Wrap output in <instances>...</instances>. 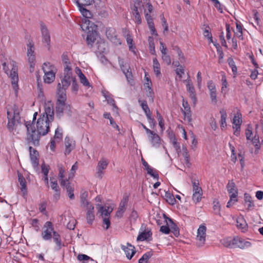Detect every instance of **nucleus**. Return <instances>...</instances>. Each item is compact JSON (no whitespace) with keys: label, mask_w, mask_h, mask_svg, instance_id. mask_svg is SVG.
Instances as JSON below:
<instances>
[{"label":"nucleus","mask_w":263,"mask_h":263,"mask_svg":"<svg viewBox=\"0 0 263 263\" xmlns=\"http://www.w3.org/2000/svg\"><path fill=\"white\" fill-rule=\"evenodd\" d=\"M147 171V173L153 177L154 178L158 179L159 178V175L157 171L151 166H149L145 169Z\"/></svg>","instance_id":"nucleus-53"},{"label":"nucleus","mask_w":263,"mask_h":263,"mask_svg":"<svg viewBox=\"0 0 263 263\" xmlns=\"http://www.w3.org/2000/svg\"><path fill=\"white\" fill-rule=\"evenodd\" d=\"M52 237L54 242L56 243L55 250H60L63 246L60 235L57 232H54Z\"/></svg>","instance_id":"nucleus-32"},{"label":"nucleus","mask_w":263,"mask_h":263,"mask_svg":"<svg viewBox=\"0 0 263 263\" xmlns=\"http://www.w3.org/2000/svg\"><path fill=\"white\" fill-rule=\"evenodd\" d=\"M62 60L64 66V70H72L71 67V63L69 61L68 57L66 54H63L62 55Z\"/></svg>","instance_id":"nucleus-40"},{"label":"nucleus","mask_w":263,"mask_h":263,"mask_svg":"<svg viewBox=\"0 0 263 263\" xmlns=\"http://www.w3.org/2000/svg\"><path fill=\"white\" fill-rule=\"evenodd\" d=\"M245 134L247 140H251L253 133L252 127L250 125H248V127L246 129Z\"/></svg>","instance_id":"nucleus-61"},{"label":"nucleus","mask_w":263,"mask_h":263,"mask_svg":"<svg viewBox=\"0 0 263 263\" xmlns=\"http://www.w3.org/2000/svg\"><path fill=\"white\" fill-rule=\"evenodd\" d=\"M11 65L12 67L10 71L9 77L11 78V84L14 89L16 90L18 89V77L17 73V66L15 62L12 61L11 62Z\"/></svg>","instance_id":"nucleus-10"},{"label":"nucleus","mask_w":263,"mask_h":263,"mask_svg":"<svg viewBox=\"0 0 263 263\" xmlns=\"http://www.w3.org/2000/svg\"><path fill=\"white\" fill-rule=\"evenodd\" d=\"M27 57L28 61L30 64V71H34L35 63V53L34 52V44L32 42L29 41L27 44Z\"/></svg>","instance_id":"nucleus-5"},{"label":"nucleus","mask_w":263,"mask_h":263,"mask_svg":"<svg viewBox=\"0 0 263 263\" xmlns=\"http://www.w3.org/2000/svg\"><path fill=\"white\" fill-rule=\"evenodd\" d=\"M207 87L209 91V95L212 103L216 104L217 103V93L216 86L212 80L207 82Z\"/></svg>","instance_id":"nucleus-14"},{"label":"nucleus","mask_w":263,"mask_h":263,"mask_svg":"<svg viewBox=\"0 0 263 263\" xmlns=\"http://www.w3.org/2000/svg\"><path fill=\"white\" fill-rule=\"evenodd\" d=\"M78 168V162H76L72 166L70 170V172L68 174V179H71L74 176L76 171Z\"/></svg>","instance_id":"nucleus-54"},{"label":"nucleus","mask_w":263,"mask_h":263,"mask_svg":"<svg viewBox=\"0 0 263 263\" xmlns=\"http://www.w3.org/2000/svg\"><path fill=\"white\" fill-rule=\"evenodd\" d=\"M221 243L224 247L230 248H234V238L226 237L220 240Z\"/></svg>","instance_id":"nucleus-37"},{"label":"nucleus","mask_w":263,"mask_h":263,"mask_svg":"<svg viewBox=\"0 0 263 263\" xmlns=\"http://www.w3.org/2000/svg\"><path fill=\"white\" fill-rule=\"evenodd\" d=\"M242 122V115L239 111H238L234 114L232 121L234 134L237 137L240 135V127Z\"/></svg>","instance_id":"nucleus-11"},{"label":"nucleus","mask_w":263,"mask_h":263,"mask_svg":"<svg viewBox=\"0 0 263 263\" xmlns=\"http://www.w3.org/2000/svg\"><path fill=\"white\" fill-rule=\"evenodd\" d=\"M236 28L234 30L232 28V31L234 33V37H237L240 40H243V27L240 23H236Z\"/></svg>","instance_id":"nucleus-31"},{"label":"nucleus","mask_w":263,"mask_h":263,"mask_svg":"<svg viewBox=\"0 0 263 263\" xmlns=\"http://www.w3.org/2000/svg\"><path fill=\"white\" fill-rule=\"evenodd\" d=\"M184 82L186 84V90L189 93L190 97L194 103H196L197 101L196 94L189 76L187 79L184 80Z\"/></svg>","instance_id":"nucleus-16"},{"label":"nucleus","mask_w":263,"mask_h":263,"mask_svg":"<svg viewBox=\"0 0 263 263\" xmlns=\"http://www.w3.org/2000/svg\"><path fill=\"white\" fill-rule=\"evenodd\" d=\"M234 248H238L241 249H246L252 246V243L249 241L241 237H234Z\"/></svg>","instance_id":"nucleus-15"},{"label":"nucleus","mask_w":263,"mask_h":263,"mask_svg":"<svg viewBox=\"0 0 263 263\" xmlns=\"http://www.w3.org/2000/svg\"><path fill=\"white\" fill-rule=\"evenodd\" d=\"M184 69L185 67L184 66H179V68H177L175 69V73L178 76L179 79L181 80L182 77L183 75L184 74Z\"/></svg>","instance_id":"nucleus-56"},{"label":"nucleus","mask_w":263,"mask_h":263,"mask_svg":"<svg viewBox=\"0 0 263 263\" xmlns=\"http://www.w3.org/2000/svg\"><path fill=\"white\" fill-rule=\"evenodd\" d=\"M65 154L66 155H69L71 153L72 150L74 148V146H75L74 142L73 141L69 138L66 137L65 139Z\"/></svg>","instance_id":"nucleus-27"},{"label":"nucleus","mask_w":263,"mask_h":263,"mask_svg":"<svg viewBox=\"0 0 263 263\" xmlns=\"http://www.w3.org/2000/svg\"><path fill=\"white\" fill-rule=\"evenodd\" d=\"M220 204L219 201H213V210L214 212L217 215H220Z\"/></svg>","instance_id":"nucleus-58"},{"label":"nucleus","mask_w":263,"mask_h":263,"mask_svg":"<svg viewBox=\"0 0 263 263\" xmlns=\"http://www.w3.org/2000/svg\"><path fill=\"white\" fill-rule=\"evenodd\" d=\"M138 218V214L137 212L135 210H133L129 217L130 223H135Z\"/></svg>","instance_id":"nucleus-59"},{"label":"nucleus","mask_w":263,"mask_h":263,"mask_svg":"<svg viewBox=\"0 0 263 263\" xmlns=\"http://www.w3.org/2000/svg\"><path fill=\"white\" fill-rule=\"evenodd\" d=\"M109 163V161L105 158H101L98 162L96 170V176L99 179H102Z\"/></svg>","instance_id":"nucleus-12"},{"label":"nucleus","mask_w":263,"mask_h":263,"mask_svg":"<svg viewBox=\"0 0 263 263\" xmlns=\"http://www.w3.org/2000/svg\"><path fill=\"white\" fill-rule=\"evenodd\" d=\"M128 198L124 197L120 203L117 212V216L118 217H122L123 214L124 213L126 207L127 205Z\"/></svg>","instance_id":"nucleus-26"},{"label":"nucleus","mask_w":263,"mask_h":263,"mask_svg":"<svg viewBox=\"0 0 263 263\" xmlns=\"http://www.w3.org/2000/svg\"><path fill=\"white\" fill-rule=\"evenodd\" d=\"M126 39L129 50L132 51L134 54H136V47L133 46V40L132 36L130 34H127Z\"/></svg>","instance_id":"nucleus-45"},{"label":"nucleus","mask_w":263,"mask_h":263,"mask_svg":"<svg viewBox=\"0 0 263 263\" xmlns=\"http://www.w3.org/2000/svg\"><path fill=\"white\" fill-rule=\"evenodd\" d=\"M226 38L227 40H230L232 38V27H231L230 25L229 24H226Z\"/></svg>","instance_id":"nucleus-60"},{"label":"nucleus","mask_w":263,"mask_h":263,"mask_svg":"<svg viewBox=\"0 0 263 263\" xmlns=\"http://www.w3.org/2000/svg\"><path fill=\"white\" fill-rule=\"evenodd\" d=\"M153 255L152 252H147L144 254L139 259V263H147L149 259Z\"/></svg>","instance_id":"nucleus-49"},{"label":"nucleus","mask_w":263,"mask_h":263,"mask_svg":"<svg viewBox=\"0 0 263 263\" xmlns=\"http://www.w3.org/2000/svg\"><path fill=\"white\" fill-rule=\"evenodd\" d=\"M206 232V228L204 225H200L197 230L196 239L197 245L199 247L202 246L205 243Z\"/></svg>","instance_id":"nucleus-13"},{"label":"nucleus","mask_w":263,"mask_h":263,"mask_svg":"<svg viewBox=\"0 0 263 263\" xmlns=\"http://www.w3.org/2000/svg\"><path fill=\"white\" fill-rule=\"evenodd\" d=\"M237 200V197H236L235 196L233 195L230 196V200L227 203V207H231L233 204H234V203L236 202Z\"/></svg>","instance_id":"nucleus-62"},{"label":"nucleus","mask_w":263,"mask_h":263,"mask_svg":"<svg viewBox=\"0 0 263 263\" xmlns=\"http://www.w3.org/2000/svg\"><path fill=\"white\" fill-rule=\"evenodd\" d=\"M106 35L107 39L114 44L116 45H120L121 44L120 40L118 37L115 29L113 28H107Z\"/></svg>","instance_id":"nucleus-17"},{"label":"nucleus","mask_w":263,"mask_h":263,"mask_svg":"<svg viewBox=\"0 0 263 263\" xmlns=\"http://www.w3.org/2000/svg\"><path fill=\"white\" fill-rule=\"evenodd\" d=\"M145 90L146 91V96L148 98H151L152 101H153V99H154V92L153 91L152 87L145 88Z\"/></svg>","instance_id":"nucleus-64"},{"label":"nucleus","mask_w":263,"mask_h":263,"mask_svg":"<svg viewBox=\"0 0 263 263\" xmlns=\"http://www.w3.org/2000/svg\"><path fill=\"white\" fill-rule=\"evenodd\" d=\"M88 192L86 191H82L80 195V201L82 206L88 207L89 205H92L87 200Z\"/></svg>","instance_id":"nucleus-33"},{"label":"nucleus","mask_w":263,"mask_h":263,"mask_svg":"<svg viewBox=\"0 0 263 263\" xmlns=\"http://www.w3.org/2000/svg\"><path fill=\"white\" fill-rule=\"evenodd\" d=\"M228 63L229 65L232 69V71L234 75L237 73V68L235 65L234 60L232 58H229L228 59Z\"/></svg>","instance_id":"nucleus-52"},{"label":"nucleus","mask_w":263,"mask_h":263,"mask_svg":"<svg viewBox=\"0 0 263 263\" xmlns=\"http://www.w3.org/2000/svg\"><path fill=\"white\" fill-rule=\"evenodd\" d=\"M119 64L120 68L125 74L127 80L129 83H132L134 81L133 74L129 64L124 62L123 59L118 58Z\"/></svg>","instance_id":"nucleus-9"},{"label":"nucleus","mask_w":263,"mask_h":263,"mask_svg":"<svg viewBox=\"0 0 263 263\" xmlns=\"http://www.w3.org/2000/svg\"><path fill=\"white\" fill-rule=\"evenodd\" d=\"M64 78L61 80L62 87L67 88L75 78L72 77V70H64Z\"/></svg>","instance_id":"nucleus-18"},{"label":"nucleus","mask_w":263,"mask_h":263,"mask_svg":"<svg viewBox=\"0 0 263 263\" xmlns=\"http://www.w3.org/2000/svg\"><path fill=\"white\" fill-rule=\"evenodd\" d=\"M50 181L51 187L53 191L60 190L56 178H50Z\"/></svg>","instance_id":"nucleus-57"},{"label":"nucleus","mask_w":263,"mask_h":263,"mask_svg":"<svg viewBox=\"0 0 263 263\" xmlns=\"http://www.w3.org/2000/svg\"><path fill=\"white\" fill-rule=\"evenodd\" d=\"M138 102L140 103V106H141L142 109L144 110L146 117H150V112H151V111L147 105L146 101L139 100Z\"/></svg>","instance_id":"nucleus-42"},{"label":"nucleus","mask_w":263,"mask_h":263,"mask_svg":"<svg viewBox=\"0 0 263 263\" xmlns=\"http://www.w3.org/2000/svg\"><path fill=\"white\" fill-rule=\"evenodd\" d=\"M42 69L44 72V81L45 83L50 84L53 82L57 72V69L54 66L49 62H45L43 65Z\"/></svg>","instance_id":"nucleus-2"},{"label":"nucleus","mask_w":263,"mask_h":263,"mask_svg":"<svg viewBox=\"0 0 263 263\" xmlns=\"http://www.w3.org/2000/svg\"><path fill=\"white\" fill-rule=\"evenodd\" d=\"M153 70L154 73L156 76V77L158 78H160L161 76V71H160V65L157 59L156 58H155L153 60Z\"/></svg>","instance_id":"nucleus-34"},{"label":"nucleus","mask_w":263,"mask_h":263,"mask_svg":"<svg viewBox=\"0 0 263 263\" xmlns=\"http://www.w3.org/2000/svg\"><path fill=\"white\" fill-rule=\"evenodd\" d=\"M182 106L184 108L182 111L185 118H186L189 121H190L191 119V112L189 104L186 101H183Z\"/></svg>","instance_id":"nucleus-36"},{"label":"nucleus","mask_w":263,"mask_h":263,"mask_svg":"<svg viewBox=\"0 0 263 263\" xmlns=\"http://www.w3.org/2000/svg\"><path fill=\"white\" fill-rule=\"evenodd\" d=\"M237 228L242 232H246L248 230V224L243 217H239L236 220Z\"/></svg>","instance_id":"nucleus-24"},{"label":"nucleus","mask_w":263,"mask_h":263,"mask_svg":"<svg viewBox=\"0 0 263 263\" xmlns=\"http://www.w3.org/2000/svg\"><path fill=\"white\" fill-rule=\"evenodd\" d=\"M54 120V106L51 101L45 103L44 112L40 116L36 122V128L33 121L25 122L27 129L26 140L29 144L39 145L41 137L47 135L50 130V126Z\"/></svg>","instance_id":"nucleus-1"},{"label":"nucleus","mask_w":263,"mask_h":263,"mask_svg":"<svg viewBox=\"0 0 263 263\" xmlns=\"http://www.w3.org/2000/svg\"><path fill=\"white\" fill-rule=\"evenodd\" d=\"M97 206L99 208V213L101 214V215L103 217H108L110 216V213L112 211V209L108 206H102L99 204H97Z\"/></svg>","instance_id":"nucleus-23"},{"label":"nucleus","mask_w":263,"mask_h":263,"mask_svg":"<svg viewBox=\"0 0 263 263\" xmlns=\"http://www.w3.org/2000/svg\"><path fill=\"white\" fill-rule=\"evenodd\" d=\"M78 8H81L91 4L92 0H74Z\"/></svg>","instance_id":"nucleus-48"},{"label":"nucleus","mask_w":263,"mask_h":263,"mask_svg":"<svg viewBox=\"0 0 263 263\" xmlns=\"http://www.w3.org/2000/svg\"><path fill=\"white\" fill-rule=\"evenodd\" d=\"M29 152L32 166L34 168H36L39 165V153L36 150L33 149L31 146L29 147Z\"/></svg>","instance_id":"nucleus-21"},{"label":"nucleus","mask_w":263,"mask_h":263,"mask_svg":"<svg viewBox=\"0 0 263 263\" xmlns=\"http://www.w3.org/2000/svg\"><path fill=\"white\" fill-rule=\"evenodd\" d=\"M220 114L221 115L220 123V126L222 129L227 126L226 119L227 118V114L226 110L224 108H222L220 110Z\"/></svg>","instance_id":"nucleus-38"},{"label":"nucleus","mask_w":263,"mask_h":263,"mask_svg":"<svg viewBox=\"0 0 263 263\" xmlns=\"http://www.w3.org/2000/svg\"><path fill=\"white\" fill-rule=\"evenodd\" d=\"M203 193L193 194L192 200L195 203H199L202 198Z\"/></svg>","instance_id":"nucleus-55"},{"label":"nucleus","mask_w":263,"mask_h":263,"mask_svg":"<svg viewBox=\"0 0 263 263\" xmlns=\"http://www.w3.org/2000/svg\"><path fill=\"white\" fill-rule=\"evenodd\" d=\"M121 248L128 259H131L136 252L135 247L129 243H127L126 245H122Z\"/></svg>","instance_id":"nucleus-20"},{"label":"nucleus","mask_w":263,"mask_h":263,"mask_svg":"<svg viewBox=\"0 0 263 263\" xmlns=\"http://www.w3.org/2000/svg\"><path fill=\"white\" fill-rule=\"evenodd\" d=\"M63 187L66 189L68 196L71 200H73L74 198V195L73 194L74 187L72 186L69 182L68 183H65V185H61Z\"/></svg>","instance_id":"nucleus-39"},{"label":"nucleus","mask_w":263,"mask_h":263,"mask_svg":"<svg viewBox=\"0 0 263 263\" xmlns=\"http://www.w3.org/2000/svg\"><path fill=\"white\" fill-rule=\"evenodd\" d=\"M162 59L167 65H170L171 64V59L169 55L167 54L162 55Z\"/></svg>","instance_id":"nucleus-63"},{"label":"nucleus","mask_w":263,"mask_h":263,"mask_svg":"<svg viewBox=\"0 0 263 263\" xmlns=\"http://www.w3.org/2000/svg\"><path fill=\"white\" fill-rule=\"evenodd\" d=\"M221 83H222V87L221 89V92L223 93L225 95L227 92V88L228 87V83L227 82L226 77L224 74L222 75L221 77Z\"/></svg>","instance_id":"nucleus-46"},{"label":"nucleus","mask_w":263,"mask_h":263,"mask_svg":"<svg viewBox=\"0 0 263 263\" xmlns=\"http://www.w3.org/2000/svg\"><path fill=\"white\" fill-rule=\"evenodd\" d=\"M152 239V232L151 229L146 225L142 224L140 227L139 234L137 238V241L151 240Z\"/></svg>","instance_id":"nucleus-6"},{"label":"nucleus","mask_w":263,"mask_h":263,"mask_svg":"<svg viewBox=\"0 0 263 263\" xmlns=\"http://www.w3.org/2000/svg\"><path fill=\"white\" fill-rule=\"evenodd\" d=\"M97 26L94 23H91V25L89 26L88 29L84 30L87 32V36L86 37V41L87 44L90 45V47L92 46L93 44L96 40L97 36Z\"/></svg>","instance_id":"nucleus-8"},{"label":"nucleus","mask_w":263,"mask_h":263,"mask_svg":"<svg viewBox=\"0 0 263 263\" xmlns=\"http://www.w3.org/2000/svg\"><path fill=\"white\" fill-rule=\"evenodd\" d=\"M7 114L8 120L7 128L10 132H12L14 129L16 122H18L20 119V117L16 110H8Z\"/></svg>","instance_id":"nucleus-3"},{"label":"nucleus","mask_w":263,"mask_h":263,"mask_svg":"<svg viewBox=\"0 0 263 263\" xmlns=\"http://www.w3.org/2000/svg\"><path fill=\"white\" fill-rule=\"evenodd\" d=\"M173 49L177 52L178 58L180 63H184L186 61V59L180 48L178 46H175Z\"/></svg>","instance_id":"nucleus-44"},{"label":"nucleus","mask_w":263,"mask_h":263,"mask_svg":"<svg viewBox=\"0 0 263 263\" xmlns=\"http://www.w3.org/2000/svg\"><path fill=\"white\" fill-rule=\"evenodd\" d=\"M18 181L21 185L20 189L23 193V196L25 197L27 194L26 181L25 178L21 174H18Z\"/></svg>","instance_id":"nucleus-29"},{"label":"nucleus","mask_w":263,"mask_h":263,"mask_svg":"<svg viewBox=\"0 0 263 263\" xmlns=\"http://www.w3.org/2000/svg\"><path fill=\"white\" fill-rule=\"evenodd\" d=\"M227 189L230 196L233 195L237 197L238 190L233 180H229L227 185Z\"/></svg>","instance_id":"nucleus-22"},{"label":"nucleus","mask_w":263,"mask_h":263,"mask_svg":"<svg viewBox=\"0 0 263 263\" xmlns=\"http://www.w3.org/2000/svg\"><path fill=\"white\" fill-rule=\"evenodd\" d=\"M79 9L84 17L82 20L81 27L83 30H87L88 29L89 26L91 25V24L92 23L89 20V18L92 17V14L90 11L87 10L84 7L79 8Z\"/></svg>","instance_id":"nucleus-7"},{"label":"nucleus","mask_w":263,"mask_h":263,"mask_svg":"<svg viewBox=\"0 0 263 263\" xmlns=\"http://www.w3.org/2000/svg\"><path fill=\"white\" fill-rule=\"evenodd\" d=\"M77 259L80 261H83V263H89L90 261H93V259L85 254H79Z\"/></svg>","instance_id":"nucleus-47"},{"label":"nucleus","mask_w":263,"mask_h":263,"mask_svg":"<svg viewBox=\"0 0 263 263\" xmlns=\"http://www.w3.org/2000/svg\"><path fill=\"white\" fill-rule=\"evenodd\" d=\"M58 178L60 182L61 185H65V183H68L69 179H65L66 174V169L62 164H58Z\"/></svg>","instance_id":"nucleus-19"},{"label":"nucleus","mask_w":263,"mask_h":263,"mask_svg":"<svg viewBox=\"0 0 263 263\" xmlns=\"http://www.w3.org/2000/svg\"><path fill=\"white\" fill-rule=\"evenodd\" d=\"M65 102H61L57 101L56 105V113L58 116H60L62 115L65 107H68Z\"/></svg>","instance_id":"nucleus-41"},{"label":"nucleus","mask_w":263,"mask_h":263,"mask_svg":"<svg viewBox=\"0 0 263 263\" xmlns=\"http://www.w3.org/2000/svg\"><path fill=\"white\" fill-rule=\"evenodd\" d=\"M56 232L54 230V227L51 221H47L44 224L41 233L42 238L44 240H50L53 235V233Z\"/></svg>","instance_id":"nucleus-4"},{"label":"nucleus","mask_w":263,"mask_h":263,"mask_svg":"<svg viewBox=\"0 0 263 263\" xmlns=\"http://www.w3.org/2000/svg\"><path fill=\"white\" fill-rule=\"evenodd\" d=\"M41 32L43 36V41L47 46H49L50 42V36L49 31L46 27L43 25H41Z\"/></svg>","instance_id":"nucleus-30"},{"label":"nucleus","mask_w":263,"mask_h":263,"mask_svg":"<svg viewBox=\"0 0 263 263\" xmlns=\"http://www.w3.org/2000/svg\"><path fill=\"white\" fill-rule=\"evenodd\" d=\"M58 87L59 88L57 92V101L61 102H65L66 100V89L67 88H64L63 87L61 88L60 83H59Z\"/></svg>","instance_id":"nucleus-28"},{"label":"nucleus","mask_w":263,"mask_h":263,"mask_svg":"<svg viewBox=\"0 0 263 263\" xmlns=\"http://www.w3.org/2000/svg\"><path fill=\"white\" fill-rule=\"evenodd\" d=\"M193 185V194L203 193L202 188L199 186V183L198 181H192Z\"/></svg>","instance_id":"nucleus-50"},{"label":"nucleus","mask_w":263,"mask_h":263,"mask_svg":"<svg viewBox=\"0 0 263 263\" xmlns=\"http://www.w3.org/2000/svg\"><path fill=\"white\" fill-rule=\"evenodd\" d=\"M87 212L86 215V218L87 222L89 224H91L95 218V215L93 214L94 207L93 205H89L87 208Z\"/></svg>","instance_id":"nucleus-35"},{"label":"nucleus","mask_w":263,"mask_h":263,"mask_svg":"<svg viewBox=\"0 0 263 263\" xmlns=\"http://www.w3.org/2000/svg\"><path fill=\"white\" fill-rule=\"evenodd\" d=\"M148 139L154 147H159L160 145L161 139L158 135L153 132L152 134L148 135Z\"/></svg>","instance_id":"nucleus-25"},{"label":"nucleus","mask_w":263,"mask_h":263,"mask_svg":"<svg viewBox=\"0 0 263 263\" xmlns=\"http://www.w3.org/2000/svg\"><path fill=\"white\" fill-rule=\"evenodd\" d=\"M244 197L245 201L247 205V209L248 210H249L254 206V203L252 200V197L248 194L247 193L245 194Z\"/></svg>","instance_id":"nucleus-43"},{"label":"nucleus","mask_w":263,"mask_h":263,"mask_svg":"<svg viewBox=\"0 0 263 263\" xmlns=\"http://www.w3.org/2000/svg\"><path fill=\"white\" fill-rule=\"evenodd\" d=\"M63 138V130L62 128L58 127L55 131L54 139L58 142L61 141Z\"/></svg>","instance_id":"nucleus-51"}]
</instances>
